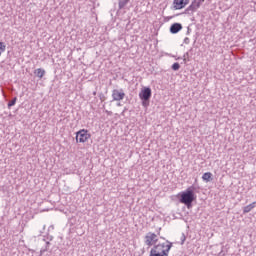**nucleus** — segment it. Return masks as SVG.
Instances as JSON below:
<instances>
[{
    "label": "nucleus",
    "mask_w": 256,
    "mask_h": 256,
    "mask_svg": "<svg viewBox=\"0 0 256 256\" xmlns=\"http://www.w3.org/2000/svg\"><path fill=\"white\" fill-rule=\"evenodd\" d=\"M173 247V242L166 240V242L154 244L150 250L149 256H169V251Z\"/></svg>",
    "instance_id": "nucleus-1"
},
{
    "label": "nucleus",
    "mask_w": 256,
    "mask_h": 256,
    "mask_svg": "<svg viewBox=\"0 0 256 256\" xmlns=\"http://www.w3.org/2000/svg\"><path fill=\"white\" fill-rule=\"evenodd\" d=\"M179 196V203L186 205L187 209H191V207H193V201L197 199L195 196V186L192 185L188 187L185 191L181 192Z\"/></svg>",
    "instance_id": "nucleus-2"
},
{
    "label": "nucleus",
    "mask_w": 256,
    "mask_h": 256,
    "mask_svg": "<svg viewBox=\"0 0 256 256\" xmlns=\"http://www.w3.org/2000/svg\"><path fill=\"white\" fill-rule=\"evenodd\" d=\"M152 91L149 87H144L139 93V98L142 101L143 107H149V100L151 99Z\"/></svg>",
    "instance_id": "nucleus-3"
},
{
    "label": "nucleus",
    "mask_w": 256,
    "mask_h": 256,
    "mask_svg": "<svg viewBox=\"0 0 256 256\" xmlns=\"http://www.w3.org/2000/svg\"><path fill=\"white\" fill-rule=\"evenodd\" d=\"M91 139V134L88 130L81 129L76 132V141L77 143H87Z\"/></svg>",
    "instance_id": "nucleus-4"
},
{
    "label": "nucleus",
    "mask_w": 256,
    "mask_h": 256,
    "mask_svg": "<svg viewBox=\"0 0 256 256\" xmlns=\"http://www.w3.org/2000/svg\"><path fill=\"white\" fill-rule=\"evenodd\" d=\"M204 3L205 0H193L191 4L187 7L186 11H190V13H195L201 8V5H203Z\"/></svg>",
    "instance_id": "nucleus-5"
},
{
    "label": "nucleus",
    "mask_w": 256,
    "mask_h": 256,
    "mask_svg": "<svg viewBox=\"0 0 256 256\" xmlns=\"http://www.w3.org/2000/svg\"><path fill=\"white\" fill-rule=\"evenodd\" d=\"M157 234L148 232L145 236V245L148 247H152V245H155L157 243Z\"/></svg>",
    "instance_id": "nucleus-6"
},
{
    "label": "nucleus",
    "mask_w": 256,
    "mask_h": 256,
    "mask_svg": "<svg viewBox=\"0 0 256 256\" xmlns=\"http://www.w3.org/2000/svg\"><path fill=\"white\" fill-rule=\"evenodd\" d=\"M112 98L113 101H123V99H125V92L123 89H114L112 91Z\"/></svg>",
    "instance_id": "nucleus-7"
},
{
    "label": "nucleus",
    "mask_w": 256,
    "mask_h": 256,
    "mask_svg": "<svg viewBox=\"0 0 256 256\" xmlns=\"http://www.w3.org/2000/svg\"><path fill=\"white\" fill-rule=\"evenodd\" d=\"M189 0H174L173 1V8L176 11H179L181 9H185L186 6L188 5Z\"/></svg>",
    "instance_id": "nucleus-8"
},
{
    "label": "nucleus",
    "mask_w": 256,
    "mask_h": 256,
    "mask_svg": "<svg viewBox=\"0 0 256 256\" xmlns=\"http://www.w3.org/2000/svg\"><path fill=\"white\" fill-rule=\"evenodd\" d=\"M181 29H183V26L181 24L174 23L170 27V32L173 34H176V33H179V31H181Z\"/></svg>",
    "instance_id": "nucleus-9"
},
{
    "label": "nucleus",
    "mask_w": 256,
    "mask_h": 256,
    "mask_svg": "<svg viewBox=\"0 0 256 256\" xmlns=\"http://www.w3.org/2000/svg\"><path fill=\"white\" fill-rule=\"evenodd\" d=\"M202 179L206 182V183H210V181H213V174L211 172H205L202 175Z\"/></svg>",
    "instance_id": "nucleus-10"
},
{
    "label": "nucleus",
    "mask_w": 256,
    "mask_h": 256,
    "mask_svg": "<svg viewBox=\"0 0 256 256\" xmlns=\"http://www.w3.org/2000/svg\"><path fill=\"white\" fill-rule=\"evenodd\" d=\"M255 205H256V202H253V203H251V204L245 206V207L243 208V213H244V214H245V213H251V211H253V209H255Z\"/></svg>",
    "instance_id": "nucleus-11"
},
{
    "label": "nucleus",
    "mask_w": 256,
    "mask_h": 256,
    "mask_svg": "<svg viewBox=\"0 0 256 256\" xmlns=\"http://www.w3.org/2000/svg\"><path fill=\"white\" fill-rule=\"evenodd\" d=\"M34 75H36V77H39V79H43L44 75H45V69L43 68H38L34 71Z\"/></svg>",
    "instance_id": "nucleus-12"
},
{
    "label": "nucleus",
    "mask_w": 256,
    "mask_h": 256,
    "mask_svg": "<svg viewBox=\"0 0 256 256\" xmlns=\"http://www.w3.org/2000/svg\"><path fill=\"white\" fill-rule=\"evenodd\" d=\"M50 246H51V242L46 241V245L45 247L41 248L39 256H43V253H46V251H49Z\"/></svg>",
    "instance_id": "nucleus-13"
},
{
    "label": "nucleus",
    "mask_w": 256,
    "mask_h": 256,
    "mask_svg": "<svg viewBox=\"0 0 256 256\" xmlns=\"http://www.w3.org/2000/svg\"><path fill=\"white\" fill-rule=\"evenodd\" d=\"M127 3H129V0H120L119 1V9H123L125 7V5H127Z\"/></svg>",
    "instance_id": "nucleus-14"
},
{
    "label": "nucleus",
    "mask_w": 256,
    "mask_h": 256,
    "mask_svg": "<svg viewBox=\"0 0 256 256\" xmlns=\"http://www.w3.org/2000/svg\"><path fill=\"white\" fill-rule=\"evenodd\" d=\"M17 103V97H14L9 103H8V108H11Z\"/></svg>",
    "instance_id": "nucleus-15"
},
{
    "label": "nucleus",
    "mask_w": 256,
    "mask_h": 256,
    "mask_svg": "<svg viewBox=\"0 0 256 256\" xmlns=\"http://www.w3.org/2000/svg\"><path fill=\"white\" fill-rule=\"evenodd\" d=\"M173 71H179L181 69V65H172Z\"/></svg>",
    "instance_id": "nucleus-16"
},
{
    "label": "nucleus",
    "mask_w": 256,
    "mask_h": 256,
    "mask_svg": "<svg viewBox=\"0 0 256 256\" xmlns=\"http://www.w3.org/2000/svg\"><path fill=\"white\" fill-rule=\"evenodd\" d=\"M43 241H45V243H47V241H53V236H48L46 239L44 238Z\"/></svg>",
    "instance_id": "nucleus-17"
},
{
    "label": "nucleus",
    "mask_w": 256,
    "mask_h": 256,
    "mask_svg": "<svg viewBox=\"0 0 256 256\" xmlns=\"http://www.w3.org/2000/svg\"><path fill=\"white\" fill-rule=\"evenodd\" d=\"M185 243V234L182 235V245Z\"/></svg>",
    "instance_id": "nucleus-18"
},
{
    "label": "nucleus",
    "mask_w": 256,
    "mask_h": 256,
    "mask_svg": "<svg viewBox=\"0 0 256 256\" xmlns=\"http://www.w3.org/2000/svg\"><path fill=\"white\" fill-rule=\"evenodd\" d=\"M107 115H113V112L106 110Z\"/></svg>",
    "instance_id": "nucleus-19"
},
{
    "label": "nucleus",
    "mask_w": 256,
    "mask_h": 256,
    "mask_svg": "<svg viewBox=\"0 0 256 256\" xmlns=\"http://www.w3.org/2000/svg\"><path fill=\"white\" fill-rule=\"evenodd\" d=\"M174 65H179L178 63H174Z\"/></svg>",
    "instance_id": "nucleus-20"
}]
</instances>
